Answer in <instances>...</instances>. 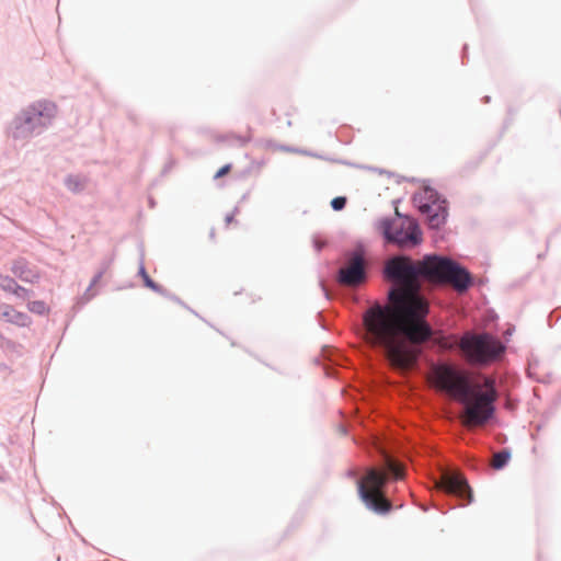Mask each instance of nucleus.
Wrapping results in <instances>:
<instances>
[{"label":"nucleus","instance_id":"42","mask_svg":"<svg viewBox=\"0 0 561 561\" xmlns=\"http://www.w3.org/2000/svg\"><path fill=\"white\" fill-rule=\"evenodd\" d=\"M461 65H467L469 61V45L465 43L460 50Z\"/></svg>","mask_w":561,"mask_h":561},{"label":"nucleus","instance_id":"33","mask_svg":"<svg viewBox=\"0 0 561 561\" xmlns=\"http://www.w3.org/2000/svg\"><path fill=\"white\" fill-rule=\"evenodd\" d=\"M560 319H561V306H558L554 309H552L547 317L548 327L553 328Z\"/></svg>","mask_w":561,"mask_h":561},{"label":"nucleus","instance_id":"36","mask_svg":"<svg viewBox=\"0 0 561 561\" xmlns=\"http://www.w3.org/2000/svg\"><path fill=\"white\" fill-rule=\"evenodd\" d=\"M238 214H240V207H239V205H236V206L232 208V210H231V211H229V213H227V214L225 215V219H224L225 225H226V226H229V225H231V224H238L239 221L236 219V216H237Z\"/></svg>","mask_w":561,"mask_h":561},{"label":"nucleus","instance_id":"4","mask_svg":"<svg viewBox=\"0 0 561 561\" xmlns=\"http://www.w3.org/2000/svg\"><path fill=\"white\" fill-rule=\"evenodd\" d=\"M460 347L480 364L495 360L506 350V344L500 342L493 334L465 333L460 339Z\"/></svg>","mask_w":561,"mask_h":561},{"label":"nucleus","instance_id":"2","mask_svg":"<svg viewBox=\"0 0 561 561\" xmlns=\"http://www.w3.org/2000/svg\"><path fill=\"white\" fill-rule=\"evenodd\" d=\"M57 104L49 99H38L20 108L5 123L4 134L14 141H27L45 133L57 116Z\"/></svg>","mask_w":561,"mask_h":561},{"label":"nucleus","instance_id":"39","mask_svg":"<svg viewBox=\"0 0 561 561\" xmlns=\"http://www.w3.org/2000/svg\"><path fill=\"white\" fill-rule=\"evenodd\" d=\"M253 142L255 146L264 147L266 149H273V150H275V146H270L268 142L277 144V141L274 140L273 138H257V139L253 138Z\"/></svg>","mask_w":561,"mask_h":561},{"label":"nucleus","instance_id":"54","mask_svg":"<svg viewBox=\"0 0 561 561\" xmlns=\"http://www.w3.org/2000/svg\"><path fill=\"white\" fill-rule=\"evenodd\" d=\"M147 204H148V207L151 208V209L157 207V201H156V198L152 195H149L147 197Z\"/></svg>","mask_w":561,"mask_h":561},{"label":"nucleus","instance_id":"34","mask_svg":"<svg viewBox=\"0 0 561 561\" xmlns=\"http://www.w3.org/2000/svg\"><path fill=\"white\" fill-rule=\"evenodd\" d=\"M14 307L9 304H0V320L9 323Z\"/></svg>","mask_w":561,"mask_h":561},{"label":"nucleus","instance_id":"22","mask_svg":"<svg viewBox=\"0 0 561 561\" xmlns=\"http://www.w3.org/2000/svg\"><path fill=\"white\" fill-rule=\"evenodd\" d=\"M560 404H557L554 400L551 401L550 405L542 412L540 416V422L537 426L536 433H531V438L536 439L538 433L546 426L549 420L556 414Z\"/></svg>","mask_w":561,"mask_h":561},{"label":"nucleus","instance_id":"25","mask_svg":"<svg viewBox=\"0 0 561 561\" xmlns=\"http://www.w3.org/2000/svg\"><path fill=\"white\" fill-rule=\"evenodd\" d=\"M307 510H308L307 503H302L297 508V511L293 515V517H291V519H290V522H289V524H288V526H287V528L285 530V535H288L289 533L295 530L301 524V522L304 520V518L306 516Z\"/></svg>","mask_w":561,"mask_h":561},{"label":"nucleus","instance_id":"64","mask_svg":"<svg viewBox=\"0 0 561 561\" xmlns=\"http://www.w3.org/2000/svg\"><path fill=\"white\" fill-rule=\"evenodd\" d=\"M553 400L557 402V404L561 405V390L558 392V394L553 398Z\"/></svg>","mask_w":561,"mask_h":561},{"label":"nucleus","instance_id":"49","mask_svg":"<svg viewBox=\"0 0 561 561\" xmlns=\"http://www.w3.org/2000/svg\"><path fill=\"white\" fill-rule=\"evenodd\" d=\"M252 165H248L243 170H241L238 174V179H244L252 172Z\"/></svg>","mask_w":561,"mask_h":561},{"label":"nucleus","instance_id":"48","mask_svg":"<svg viewBox=\"0 0 561 561\" xmlns=\"http://www.w3.org/2000/svg\"><path fill=\"white\" fill-rule=\"evenodd\" d=\"M528 364L531 368H537L539 366V359L534 354H530L528 357Z\"/></svg>","mask_w":561,"mask_h":561},{"label":"nucleus","instance_id":"46","mask_svg":"<svg viewBox=\"0 0 561 561\" xmlns=\"http://www.w3.org/2000/svg\"><path fill=\"white\" fill-rule=\"evenodd\" d=\"M266 164V159L265 158H261L260 160H251V163L249 165H252V169L254 168H262Z\"/></svg>","mask_w":561,"mask_h":561},{"label":"nucleus","instance_id":"28","mask_svg":"<svg viewBox=\"0 0 561 561\" xmlns=\"http://www.w3.org/2000/svg\"><path fill=\"white\" fill-rule=\"evenodd\" d=\"M16 277L10 275L0 274V289L13 295L15 287L18 286Z\"/></svg>","mask_w":561,"mask_h":561},{"label":"nucleus","instance_id":"43","mask_svg":"<svg viewBox=\"0 0 561 561\" xmlns=\"http://www.w3.org/2000/svg\"><path fill=\"white\" fill-rule=\"evenodd\" d=\"M318 233H314L311 239V245L317 254L322 252L323 245L317 240Z\"/></svg>","mask_w":561,"mask_h":561},{"label":"nucleus","instance_id":"27","mask_svg":"<svg viewBox=\"0 0 561 561\" xmlns=\"http://www.w3.org/2000/svg\"><path fill=\"white\" fill-rule=\"evenodd\" d=\"M163 298L171 300V301L175 302L176 305L181 306L183 309L190 311L192 314L197 317L199 320L206 321V319L203 316H201L196 310L191 308L181 297H179L174 293L170 291L169 289H168V293H165L163 295Z\"/></svg>","mask_w":561,"mask_h":561},{"label":"nucleus","instance_id":"8","mask_svg":"<svg viewBox=\"0 0 561 561\" xmlns=\"http://www.w3.org/2000/svg\"><path fill=\"white\" fill-rule=\"evenodd\" d=\"M453 259L442 256L436 253H425L422 261L419 263L421 268V276L425 278H433L439 282L446 279V275L450 267Z\"/></svg>","mask_w":561,"mask_h":561},{"label":"nucleus","instance_id":"55","mask_svg":"<svg viewBox=\"0 0 561 561\" xmlns=\"http://www.w3.org/2000/svg\"><path fill=\"white\" fill-rule=\"evenodd\" d=\"M316 158L320 159V160L329 161V162H334V163H336V160H339V158H333V157L322 154V153H320V157H316Z\"/></svg>","mask_w":561,"mask_h":561},{"label":"nucleus","instance_id":"50","mask_svg":"<svg viewBox=\"0 0 561 561\" xmlns=\"http://www.w3.org/2000/svg\"><path fill=\"white\" fill-rule=\"evenodd\" d=\"M198 133L202 134V135L210 136L213 138H214V134H217L216 131H214L209 127H199L198 128Z\"/></svg>","mask_w":561,"mask_h":561},{"label":"nucleus","instance_id":"5","mask_svg":"<svg viewBox=\"0 0 561 561\" xmlns=\"http://www.w3.org/2000/svg\"><path fill=\"white\" fill-rule=\"evenodd\" d=\"M439 386L461 403H470L471 393L477 386L470 376L450 365H443L437 371Z\"/></svg>","mask_w":561,"mask_h":561},{"label":"nucleus","instance_id":"35","mask_svg":"<svg viewBox=\"0 0 561 561\" xmlns=\"http://www.w3.org/2000/svg\"><path fill=\"white\" fill-rule=\"evenodd\" d=\"M362 170H367V171H370V172H375V173H378V174H385L387 175L388 178H391V176H394L396 175V172L393 171H390V170H387V169H383V168H379V167H375V165H368V164H364V167H360Z\"/></svg>","mask_w":561,"mask_h":561},{"label":"nucleus","instance_id":"53","mask_svg":"<svg viewBox=\"0 0 561 561\" xmlns=\"http://www.w3.org/2000/svg\"><path fill=\"white\" fill-rule=\"evenodd\" d=\"M404 197L400 196L391 201V206L397 210L398 207L402 204Z\"/></svg>","mask_w":561,"mask_h":561},{"label":"nucleus","instance_id":"47","mask_svg":"<svg viewBox=\"0 0 561 561\" xmlns=\"http://www.w3.org/2000/svg\"><path fill=\"white\" fill-rule=\"evenodd\" d=\"M68 520H69V524H70V526L72 528L73 534L81 540V542L83 545L88 546L89 542L87 541V539L73 527V525H72V523H71V520L69 518H68Z\"/></svg>","mask_w":561,"mask_h":561},{"label":"nucleus","instance_id":"41","mask_svg":"<svg viewBox=\"0 0 561 561\" xmlns=\"http://www.w3.org/2000/svg\"><path fill=\"white\" fill-rule=\"evenodd\" d=\"M518 112V108L513 106V105H507L506 106V114H507V117L504 119V121H508V125L511 126L513 121H514V116L517 114Z\"/></svg>","mask_w":561,"mask_h":561},{"label":"nucleus","instance_id":"30","mask_svg":"<svg viewBox=\"0 0 561 561\" xmlns=\"http://www.w3.org/2000/svg\"><path fill=\"white\" fill-rule=\"evenodd\" d=\"M347 201L345 195H337L330 201V207L334 211H342L345 209Z\"/></svg>","mask_w":561,"mask_h":561},{"label":"nucleus","instance_id":"10","mask_svg":"<svg viewBox=\"0 0 561 561\" xmlns=\"http://www.w3.org/2000/svg\"><path fill=\"white\" fill-rule=\"evenodd\" d=\"M357 496L364 506L378 516H388L393 507L387 502H379L374 495L367 492L362 482L356 483Z\"/></svg>","mask_w":561,"mask_h":561},{"label":"nucleus","instance_id":"14","mask_svg":"<svg viewBox=\"0 0 561 561\" xmlns=\"http://www.w3.org/2000/svg\"><path fill=\"white\" fill-rule=\"evenodd\" d=\"M393 224L394 219L390 215H382L374 221V228L386 240L393 241L399 244L402 226L396 227Z\"/></svg>","mask_w":561,"mask_h":561},{"label":"nucleus","instance_id":"6","mask_svg":"<svg viewBox=\"0 0 561 561\" xmlns=\"http://www.w3.org/2000/svg\"><path fill=\"white\" fill-rule=\"evenodd\" d=\"M472 403L468 404L466 409V413L469 419L478 424H483L490 421L495 414V405H494V391H482L478 387L474 388L473 393H471L470 401Z\"/></svg>","mask_w":561,"mask_h":561},{"label":"nucleus","instance_id":"40","mask_svg":"<svg viewBox=\"0 0 561 561\" xmlns=\"http://www.w3.org/2000/svg\"><path fill=\"white\" fill-rule=\"evenodd\" d=\"M367 479H368L369 482L375 484L377 488H380L383 484V478L381 476H379L374 470L368 472Z\"/></svg>","mask_w":561,"mask_h":561},{"label":"nucleus","instance_id":"37","mask_svg":"<svg viewBox=\"0 0 561 561\" xmlns=\"http://www.w3.org/2000/svg\"><path fill=\"white\" fill-rule=\"evenodd\" d=\"M232 167H233L232 162L225 163L224 165H221L220 168L217 169V171L215 172V174L213 176V180L217 181L218 179L227 175L232 170Z\"/></svg>","mask_w":561,"mask_h":561},{"label":"nucleus","instance_id":"44","mask_svg":"<svg viewBox=\"0 0 561 561\" xmlns=\"http://www.w3.org/2000/svg\"><path fill=\"white\" fill-rule=\"evenodd\" d=\"M336 163L343 164V165H347V167H352V168H356V169H360V167H364V164L356 163V162H353V161H350V160H346V159H343V158H339V160H336Z\"/></svg>","mask_w":561,"mask_h":561},{"label":"nucleus","instance_id":"31","mask_svg":"<svg viewBox=\"0 0 561 561\" xmlns=\"http://www.w3.org/2000/svg\"><path fill=\"white\" fill-rule=\"evenodd\" d=\"M34 295H35V293L33 289L26 288L20 284H18V286L15 287V290L13 293V296H15L16 298H19L21 300L30 299Z\"/></svg>","mask_w":561,"mask_h":561},{"label":"nucleus","instance_id":"17","mask_svg":"<svg viewBox=\"0 0 561 561\" xmlns=\"http://www.w3.org/2000/svg\"><path fill=\"white\" fill-rule=\"evenodd\" d=\"M98 295L99 290L94 289V286H91V283H89L85 290L76 298L71 307L72 314L68 318L65 330L69 327L70 321L73 319L76 313L79 312L87 304H89Z\"/></svg>","mask_w":561,"mask_h":561},{"label":"nucleus","instance_id":"11","mask_svg":"<svg viewBox=\"0 0 561 561\" xmlns=\"http://www.w3.org/2000/svg\"><path fill=\"white\" fill-rule=\"evenodd\" d=\"M10 271L18 279L31 285L37 284L42 277L41 272L37 268H32L28 260L24 256L13 260Z\"/></svg>","mask_w":561,"mask_h":561},{"label":"nucleus","instance_id":"52","mask_svg":"<svg viewBox=\"0 0 561 561\" xmlns=\"http://www.w3.org/2000/svg\"><path fill=\"white\" fill-rule=\"evenodd\" d=\"M508 127H510L508 121H503L501 130H500V133H499V135L496 137L497 140H500L503 137V135L505 134V131L507 130Z\"/></svg>","mask_w":561,"mask_h":561},{"label":"nucleus","instance_id":"29","mask_svg":"<svg viewBox=\"0 0 561 561\" xmlns=\"http://www.w3.org/2000/svg\"><path fill=\"white\" fill-rule=\"evenodd\" d=\"M0 348L4 352L15 354L18 357H22V355H23L22 351H23L24 346L19 342L8 339V340H5V342L3 344H0Z\"/></svg>","mask_w":561,"mask_h":561},{"label":"nucleus","instance_id":"1","mask_svg":"<svg viewBox=\"0 0 561 561\" xmlns=\"http://www.w3.org/2000/svg\"><path fill=\"white\" fill-rule=\"evenodd\" d=\"M420 265L411 263L404 254L394 255L386 263L385 276L402 287L389 290L391 305L375 304L363 317L367 330L380 342L389 343L398 334L412 343H423L432 336L433 330L426 321L430 310L420 295Z\"/></svg>","mask_w":561,"mask_h":561},{"label":"nucleus","instance_id":"20","mask_svg":"<svg viewBox=\"0 0 561 561\" xmlns=\"http://www.w3.org/2000/svg\"><path fill=\"white\" fill-rule=\"evenodd\" d=\"M268 145L275 146V150L287 152V153H296V154H301V156H306V157H320L319 152L313 151L308 148H304V147L287 145V144H283V142H277V144L268 142Z\"/></svg>","mask_w":561,"mask_h":561},{"label":"nucleus","instance_id":"16","mask_svg":"<svg viewBox=\"0 0 561 561\" xmlns=\"http://www.w3.org/2000/svg\"><path fill=\"white\" fill-rule=\"evenodd\" d=\"M214 140L217 144H228L229 146H236L239 148H244L248 144L253 141V137L251 135H240L233 130L222 133V134H214Z\"/></svg>","mask_w":561,"mask_h":561},{"label":"nucleus","instance_id":"60","mask_svg":"<svg viewBox=\"0 0 561 561\" xmlns=\"http://www.w3.org/2000/svg\"><path fill=\"white\" fill-rule=\"evenodd\" d=\"M499 141H500V140H497V138H496L495 140H493V141L489 142V145H488L486 149H488L489 151L493 150V149L495 148V146L497 145V142H499Z\"/></svg>","mask_w":561,"mask_h":561},{"label":"nucleus","instance_id":"13","mask_svg":"<svg viewBox=\"0 0 561 561\" xmlns=\"http://www.w3.org/2000/svg\"><path fill=\"white\" fill-rule=\"evenodd\" d=\"M444 488L448 494L457 496L459 499L462 497L466 493H468L469 501L467 505L472 504L474 502L473 489L471 488L469 482L462 478L456 476L447 477L444 482ZM462 506H466V504H463Z\"/></svg>","mask_w":561,"mask_h":561},{"label":"nucleus","instance_id":"26","mask_svg":"<svg viewBox=\"0 0 561 561\" xmlns=\"http://www.w3.org/2000/svg\"><path fill=\"white\" fill-rule=\"evenodd\" d=\"M26 308L31 313L41 317H45L50 312V307L42 299L27 301Z\"/></svg>","mask_w":561,"mask_h":561},{"label":"nucleus","instance_id":"32","mask_svg":"<svg viewBox=\"0 0 561 561\" xmlns=\"http://www.w3.org/2000/svg\"><path fill=\"white\" fill-rule=\"evenodd\" d=\"M481 163L476 158L468 160L460 170V175H466L468 173L474 172Z\"/></svg>","mask_w":561,"mask_h":561},{"label":"nucleus","instance_id":"59","mask_svg":"<svg viewBox=\"0 0 561 561\" xmlns=\"http://www.w3.org/2000/svg\"><path fill=\"white\" fill-rule=\"evenodd\" d=\"M208 327L213 328L214 330H216L219 334L226 336V334L219 330L218 328H216L211 322H209L208 320L204 321Z\"/></svg>","mask_w":561,"mask_h":561},{"label":"nucleus","instance_id":"21","mask_svg":"<svg viewBox=\"0 0 561 561\" xmlns=\"http://www.w3.org/2000/svg\"><path fill=\"white\" fill-rule=\"evenodd\" d=\"M511 460L512 449L511 447H505L494 455L493 468L496 471H502L510 465Z\"/></svg>","mask_w":561,"mask_h":561},{"label":"nucleus","instance_id":"7","mask_svg":"<svg viewBox=\"0 0 561 561\" xmlns=\"http://www.w3.org/2000/svg\"><path fill=\"white\" fill-rule=\"evenodd\" d=\"M356 249L351 253V263L347 267L339 271V280L347 285H357L366 277L365 270V242L363 239L356 241Z\"/></svg>","mask_w":561,"mask_h":561},{"label":"nucleus","instance_id":"9","mask_svg":"<svg viewBox=\"0 0 561 561\" xmlns=\"http://www.w3.org/2000/svg\"><path fill=\"white\" fill-rule=\"evenodd\" d=\"M444 282L453 283L457 291L465 293L471 286L473 278L466 267L453 260Z\"/></svg>","mask_w":561,"mask_h":561},{"label":"nucleus","instance_id":"12","mask_svg":"<svg viewBox=\"0 0 561 561\" xmlns=\"http://www.w3.org/2000/svg\"><path fill=\"white\" fill-rule=\"evenodd\" d=\"M139 250V260H138V268L136 276L141 279L142 286L154 294H158L163 297L165 293H168V288H165L160 283L156 282L148 273L146 265H145V250H144V243L139 242L138 244Z\"/></svg>","mask_w":561,"mask_h":561},{"label":"nucleus","instance_id":"19","mask_svg":"<svg viewBox=\"0 0 561 561\" xmlns=\"http://www.w3.org/2000/svg\"><path fill=\"white\" fill-rule=\"evenodd\" d=\"M64 185L73 194H81L85 190L88 180L79 174L68 173L64 178Z\"/></svg>","mask_w":561,"mask_h":561},{"label":"nucleus","instance_id":"45","mask_svg":"<svg viewBox=\"0 0 561 561\" xmlns=\"http://www.w3.org/2000/svg\"><path fill=\"white\" fill-rule=\"evenodd\" d=\"M318 285L323 294V297L325 298V300H330V294L329 291L327 290V288L324 287V284H323V280H322V277L319 275V280H318Z\"/></svg>","mask_w":561,"mask_h":561},{"label":"nucleus","instance_id":"18","mask_svg":"<svg viewBox=\"0 0 561 561\" xmlns=\"http://www.w3.org/2000/svg\"><path fill=\"white\" fill-rule=\"evenodd\" d=\"M116 259V250H112L111 253L105 255L102 261L100 262V265L93 276L90 279L91 286L101 285L104 286V283H102L103 276L107 273V271L111 268L112 264L114 263Z\"/></svg>","mask_w":561,"mask_h":561},{"label":"nucleus","instance_id":"57","mask_svg":"<svg viewBox=\"0 0 561 561\" xmlns=\"http://www.w3.org/2000/svg\"><path fill=\"white\" fill-rule=\"evenodd\" d=\"M393 178H396V179H397V181H396V182H397V184H401V183H403V182H407V179H408V176L400 175V174H397V173H396V175H394Z\"/></svg>","mask_w":561,"mask_h":561},{"label":"nucleus","instance_id":"63","mask_svg":"<svg viewBox=\"0 0 561 561\" xmlns=\"http://www.w3.org/2000/svg\"><path fill=\"white\" fill-rule=\"evenodd\" d=\"M490 102H491V96H490V95H488V94H486V95H483V96L481 98V103H483V104H488V103H490Z\"/></svg>","mask_w":561,"mask_h":561},{"label":"nucleus","instance_id":"24","mask_svg":"<svg viewBox=\"0 0 561 561\" xmlns=\"http://www.w3.org/2000/svg\"><path fill=\"white\" fill-rule=\"evenodd\" d=\"M337 141L343 145H351L354 139V128L348 124H342L334 134Z\"/></svg>","mask_w":561,"mask_h":561},{"label":"nucleus","instance_id":"58","mask_svg":"<svg viewBox=\"0 0 561 561\" xmlns=\"http://www.w3.org/2000/svg\"><path fill=\"white\" fill-rule=\"evenodd\" d=\"M0 371H9V373H12V369H11V367H10L8 364H5V363H1V364H0Z\"/></svg>","mask_w":561,"mask_h":561},{"label":"nucleus","instance_id":"23","mask_svg":"<svg viewBox=\"0 0 561 561\" xmlns=\"http://www.w3.org/2000/svg\"><path fill=\"white\" fill-rule=\"evenodd\" d=\"M9 323L16 325L18 328H30L33 323V319L28 313L19 311L14 308V311L11 313Z\"/></svg>","mask_w":561,"mask_h":561},{"label":"nucleus","instance_id":"56","mask_svg":"<svg viewBox=\"0 0 561 561\" xmlns=\"http://www.w3.org/2000/svg\"><path fill=\"white\" fill-rule=\"evenodd\" d=\"M489 153H490V151L485 148V150L480 152V154L476 159L479 160V162L481 163L486 158V156Z\"/></svg>","mask_w":561,"mask_h":561},{"label":"nucleus","instance_id":"38","mask_svg":"<svg viewBox=\"0 0 561 561\" xmlns=\"http://www.w3.org/2000/svg\"><path fill=\"white\" fill-rule=\"evenodd\" d=\"M178 161L172 156L169 157L160 171V176H165L176 165Z\"/></svg>","mask_w":561,"mask_h":561},{"label":"nucleus","instance_id":"51","mask_svg":"<svg viewBox=\"0 0 561 561\" xmlns=\"http://www.w3.org/2000/svg\"><path fill=\"white\" fill-rule=\"evenodd\" d=\"M396 217L398 219H402L404 222L409 221L410 219L412 220L413 218H411L410 215H408L407 213H401L399 210H396Z\"/></svg>","mask_w":561,"mask_h":561},{"label":"nucleus","instance_id":"3","mask_svg":"<svg viewBox=\"0 0 561 561\" xmlns=\"http://www.w3.org/2000/svg\"><path fill=\"white\" fill-rule=\"evenodd\" d=\"M407 182L427 185L425 192L413 193V206L427 217L431 229L439 230L445 227L449 218V201L446 195L434 187L430 179L408 176Z\"/></svg>","mask_w":561,"mask_h":561},{"label":"nucleus","instance_id":"61","mask_svg":"<svg viewBox=\"0 0 561 561\" xmlns=\"http://www.w3.org/2000/svg\"><path fill=\"white\" fill-rule=\"evenodd\" d=\"M337 431H339V433H340L342 436H347V435H348L347 430H346L344 426H342V425H340V426H339Z\"/></svg>","mask_w":561,"mask_h":561},{"label":"nucleus","instance_id":"62","mask_svg":"<svg viewBox=\"0 0 561 561\" xmlns=\"http://www.w3.org/2000/svg\"><path fill=\"white\" fill-rule=\"evenodd\" d=\"M249 196H250V192L248 191V192H245V193L241 196V198L239 199V202H238V204H237V205H239L240 203L245 202V201L249 198Z\"/></svg>","mask_w":561,"mask_h":561},{"label":"nucleus","instance_id":"15","mask_svg":"<svg viewBox=\"0 0 561 561\" xmlns=\"http://www.w3.org/2000/svg\"><path fill=\"white\" fill-rule=\"evenodd\" d=\"M401 226H402V233L399 238L400 245H405V244L420 245V244H422V242H423L422 230L420 228V224L415 219H412L411 222L409 224V226H408L409 232L404 231V225H401Z\"/></svg>","mask_w":561,"mask_h":561}]
</instances>
